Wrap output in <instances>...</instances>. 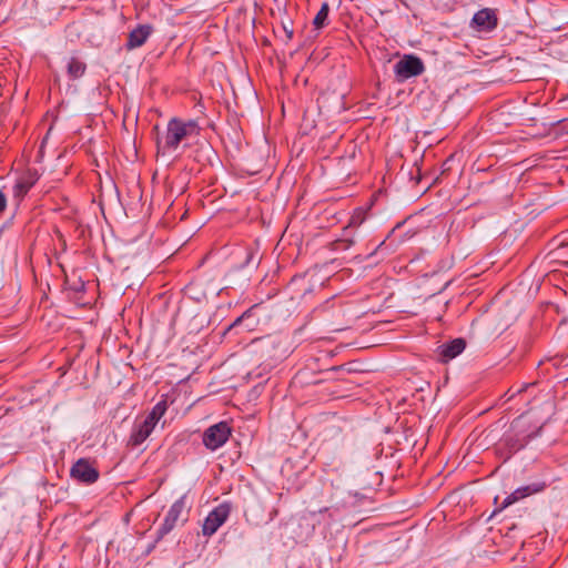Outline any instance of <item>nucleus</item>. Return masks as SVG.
Instances as JSON below:
<instances>
[{"label":"nucleus","instance_id":"1","mask_svg":"<svg viewBox=\"0 0 568 568\" xmlns=\"http://www.w3.org/2000/svg\"><path fill=\"white\" fill-rule=\"evenodd\" d=\"M199 125L195 121L190 120L184 122L180 119L173 118L169 121L165 134V149L174 151L180 143L190 135L199 133Z\"/></svg>","mask_w":568,"mask_h":568},{"label":"nucleus","instance_id":"2","mask_svg":"<svg viewBox=\"0 0 568 568\" xmlns=\"http://www.w3.org/2000/svg\"><path fill=\"white\" fill-rule=\"evenodd\" d=\"M231 435V428L225 422H220L210 426L203 433V444L210 450H216L222 447Z\"/></svg>","mask_w":568,"mask_h":568},{"label":"nucleus","instance_id":"3","mask_svg":"<svg viewBox=\"0 0 568 568\" xmlns=\"http://www.w3.org/2000/svg\"><path fill=\"white\" fill-rule=\"evenodd\" d=\"M230 515V506L226 503L220 504L209 513L202 526L204 536L211 537L226 521Z\"/></svg>","mask_w":568,"mask_h":568},{"label":"nucleus","instance_id":"4","mask_svg":"<svg viewBox=\"0 0 568 568\" xmlns=\"http://www.w3.org/2000/svg\"><path fill=\"white\" fill-rule=\"evenodd\" d=\"M186 508V496H181L178 500H175L172 506L170 507L162 525L160 526L158 530V539L163 538L165 535H168L170 531L173 530L175 527L179 518L181 517L182 513Z\"/></svg>","mask_w":568,"mask_h":568},{"label":"nucleus","instance_id":"5","mask_svg":"<svg viewBox=\"0 0 568 568\" xmlns=\"http://www.w3.org/2000/svg\"><path fill=\"white\" fill-rule=\"evenodd\" d=\"M73 479L90 485L99 479V470L85 458L78 459L70 469Z\"/></svg>","mask_w":568,"mask_h":568},{"label":"nucleus","instance_id":"6","mask_svg":"<svg viewBox=\"0 0 568 568\" xmlns=\"http://www.w3.org/2000/svg\"><path fill=\"white\" fill-rule=\"evenodd\" d=\"M423 71L422 60L414 55H405L395 64V73L399 80L419 75Z\"/></svg>","mask_w":568,"mask_h":568},{"label":"nucleus","instance_id":"7","mask_svg":"<svg viewBox=\"0 0 568 568\" xmlns=\"http://www.w3.org/2000/svg\"><path fill=\"white\" fill-rule=\"evenodd\" d=\"M152 28L148 24L138 26L129 33L126 48L135 49L145 43L148 38L151 36Z\"/></svg>","mask_w":568,"mask_h":568},{"label":"nucleus","instance_id":"8","mask_svg":"<svg viewBox=\"0 0 568 568\" xmlns=\"http://www.w3.org/2000/svg\"><path fill=\"white\" fill-rule=\"evenodd\" d=\"M473 23L481 30H493L497 26V17L494 10L483 9L475 13Z\"/></svg>","mask_w":568,"mask_h":568},{"label":"nucleus","instance_id":"9","mask_svg":"<svg viewBox=\"0 0 568 568\" xmlns=\"http://www.w3.org/2000/svg\"><path fill=\"white\" fill-rule=\"evenodd\" d=\"M439 356L443 361L455 358L465 349V342L462 338H456L448 344L439 346Z\"/></svg>","mask_w":568,"mask_h":568},{"label":"nucleus","instance_id":"10","mask_svg":"<svg viewBox=\"0 0 568 568\" xmlns=\"http://www.w3.org/2000/svg\"><path fill=\"white\" fill-rule=\"evenodd\" d=\"M87 70V64L78 57H71L67 61V74L71 80L81 78Z\"/></svg>","mask_w":568,"mask_h":568},{"label":"nucleus","instance_id":"11","mask_svg":"<svg viewBox=\"0 0 568 568\" xmlns=\"http://www.w3.org/2000/svg\"><path fill=\"white\" fill-rule=\"evenodd\" d=\"M34 181L31 178H20L12 187L14 200L19 203L33 186Z\"/></svg>","mask_w":568,"mask_h":568},{"label":"nucleus","instance_id":"12","mask_svg":"<svg viewBox=\"0 0 568 568\" xmlns=\"http://www.w3.org/2000/svg\"><path fill=\"white\" fill-rule=\"evenodd\" d=\"M150 435L151 434L145 430L140 423L135 424L132 428L129 444L133 447H138L143 444Z\"/></svg>","mask_w":568,"mask_h":568},{"label":"nucleus","instance_id":"13","mask_svg":"<svg viewBox=\"0 0 568 568\" xmlns=\"http://www.w3.org/2000/svg\"><path fill=\"white\" fill-rule=\"evenodd\" d=\"M168 410L166 399L159 400L145 416V419L156 425Z\"/></svg>","mask_w":568,"mask_h":568},{"label":"nucleus","instance_id":"14","mask_svg":"<svg viewBox=\"0 0 568 568\" xmlns=\"http://www.w3.org/2000/svg\"><path fill=\"white\" fill-rule=\"evenodd\" d=\"M538 489H531L529 486L520 487L516 489L513 494H510L506 499L503 501L500 509H504L508 507L509 505L518 501L519 499L529 496L530 494L537 491Z\"/></svg>","mask_w":568,"mask_h":568},{"label":"nucleus","instance_id":"15","mask_svg":"<svg viewBox=\"0 0 568 568\" xmlns=\"http://www.w3.org/2000/svg\"><path fill=\"white\" fill-rule=\"evenodd\" d=\"M329 7L324 2L313 20V24L316 29H321L326 24Z\"/></svg>","mask_w":568,"mask_h":568},{"label":"nucleus","instance_id":"16","mask_svg":"<svg viewBox=\"0 0 568 568\" xmlns=\"http://www.w3.org/2000/svg\"><path fill=\"white\" fill-rule=\"evenodd\" d=\"M142 425V427L148 430L150 434H152V432L154 430L155 426L153 423L149 422L148 419L144 418L143 422L140 423Z\"/></svg>","mask_w":568,"mask_h":568},{"label":"nucleus","instance_id":"17","mask_svg":"<svg viewBox=\"0 0 568 568\" xmlns=\"http://www.w3.org/2000/svg\"><path fill=\"white\" fill-rule=\"evenodd\" d=\"M7 209V196L6 194L0 190V214L3 213Z\"/></svg>","mask_w":568,"mask_h":568},{"label":"nucleus","instance_id":"18","mask_svg":"<svg viewBox=\"0 0 568 568\" xmlns=\"http://www.w3.org/2000/svg\"><path fill=\"white\" fill-rule=\"evenodd\" d=\"M248 314V311L243 312V315L236 320L234 324H236L239 321H241L243 317H245Z\"/></svg>","mask_w":568,"mask_h":568},{"label":"nucleus","instance_id":"19","mask_svg":"<svg viewBox=\"0 0 568 568\" xmlns=\"http://www.w3.org/2000/svg\"><path fill=\"white\" fill-rule=\"evenodd\" d=\"M248 262V254H246V257H245V263Z\"/></svg>","mask_w":568,"mask_h":568}]
</instances>
